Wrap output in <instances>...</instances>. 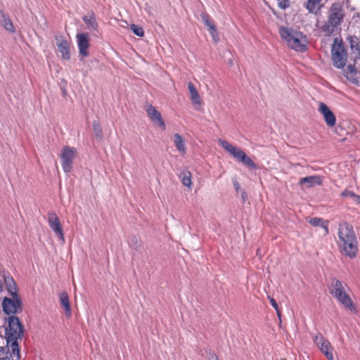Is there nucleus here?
I'll list each match as a JSON object with an SVG mask.
<instances>
[{"label":"nucleus","mask_w":360,"mask_h":360,"mask_svg":"<svg viewBox=\"0 0 360 360\" xmlns=\"http://www.w3.org/2000/svg\"><path fill=\"white\" fill-rule=\"evenodd\" d=\"M338 238L340 250L349 257H355L358 252V241L353 227L347 222L340 224Z\"/></svg>","instance_id":"f257e3e1"},{"label":"nucleus","mask_w":360,"mask_h":360,"mask_svg":"<svg viewBox=\"0 0 360 360\" xmlns=\"http://www.w3.org/2000/svg\"><path fill=\"white\" fill-rule=\"evenodd\" d=\"M281 39L285 41L288 46L296 51L304 52L307 50L306 37L300 32L292 28L281 26L279 28Z\"/></svg>","instance_id":"f03ea898"},{"label":"nucleus","mask_w":360,"mask_h":360,"mask_svg":"<svg viewBox=\"0 0 360 360\" xmlns=\"http://www.w3.org/2000/svg\"><path fill=\"white\" fill-rule=\"evenodd\" d=\"M344 16L342 6L340 4H333L329 11L328 21L321 27V30L326 36L339 32Z\"/></svg>","instance_id":"7ed1b4c3"},{"label":"nucleus","mask_w":360,"mask_h":360,"mask_svg":"<svg viewBox=\"0 0 360 360\" xmlns=\"http://www.w3.org/2000/svg\"><path fill=\"white\" fill-rule=\"evenodd\" d=\"M8 326L6 328V343L10 345L13 352L18 350V340L21 338L23 334V326L19 319L11 316L8 319Z\"/></svg>","instance_id":"20e7f679"},{"label":"nucleus","mask_w":360,"mask_h":360,"mask_svg":"<svg viewBox=\"0 0 360 360\" xmlns=\"http://www.w3.org/2000/svg\"><path fill=\"white\" fill-rule=\"evenodd\" d=\"M346 285L338 279L333 278L329 288L330 293L345 307L351 311H356V308L349 295L345 290Z\"/></svg>","instance_id":"39448f33"},{"label":"nucleus","mask_w":360,"mask_h":360,"mask_svg":"<svg viewBox=\"0 0 360 360\" xmlns=\"http://www.w3.org/2000/svg\"><path fill=\"white\" fill-rule=\"evenodd\" d=\"M218 142L226 151L231 154L236 159L241 162L243 165L252 169L257 168L256 164L240 148L234 146L223 139H219Z\"/></svg>","instance_id":"423d86ee"},{"label":"nucleus","mask_w":360,"mask_h":360,"mask_svg":"<svg viewBox=\"0 0 360 360\" xmlns=\"http://www.w3.org/2000/svg\"><path fill=\"white\" fill-rule=\"evenodd\" d=\"M331 58L334 66L338 68L345 67L347 61V51L342 41H339L338 39L334 40L332 49Z\"/></svg>","instance_id":"0eeeda50"},{"label":"nucleus","mask_w":360,"mask_h":360,"mask_svg":"<svg viewBox=\"0 0 360 360\" xmlns=\"http://www.w3.org/2000/svg\"><path fill=\"white\" fill-rule=\"evenodd\" d=\"M76 155L77 150L73 147L65 146L63 148L60 153L61 165L66 174L72 171L73 161Z\"/></svg>","instance_id":"6e6552de"},{"label":"nucleus","mask_w":360,"mask_h":360,"mask_svg":"<svg viewBox=\"0 0 360 360\" xmlns=\"http://www.w3.org/2000/svg\"><path fill=\"white\" fill-rule=\"evenodd\" d=\"M314 342L328 360H334L333 354V348L328 340L324 338L322 335L317 334L314 338Z\"/></svg>","instance_id":"1a4fd4ad"},{"label":"nucleus","mask_w":360,"mask_h":360,"mask_svg":"<svg viewBox=\"0 0 360 360\" xmlns=\"http://www.w3.org/2000/svg\"><path fill=\"white\" fill-rule=\"evenodd\" d=\"M48 223L51 229L56 236L62 241L65 242L63 231L58 217L55 212H50L48 214Z\"/></svg>","instance_id":"9d476101"},{"label":"nucleus","mask_w":360,"mask_h":360,"mask_svg":"<svg viewBox=\"0 0 360 360\" xmlns=\"http://www.w3.org/2000/svg\"><path fill=\"white\" fill-rule=\"evenodd\" d=\"M4 312L7 314H15L21 309V302L16 297L13 299L5 297L2 302Z\"/></svg>","instance_id":"9b49d317"},{"label":"nucleus","mask_w":360,"mask_h":360,"mask_svg":"<svg viewBox=\"0 0 360 360\" xmlns=\"http://www.w3.org/2000/svg\"><path fill=\"white\" fill-rule=\"evenodd\" d=\"M319 112L323 115V120L329 127H333L336 124V117L334 113L324 103L319 104Z\"/></svg>","instance_id":"f8f14e48"},{"label":"nucleus","mask_w":360,"mask_h":360,"mask_svg":"<svg viewBox=\"0 0 360 360\" xmlns=\"http://www.w3.org/2000/svg\"><path fill=\"white\" fill-rule=\"evenodd\" d=\"M146 112L153 123L160 127L162 129H165L166 126L162 115L154 106L151 105H148L146 108Z\"/></svg>","instance_id":"ddd939ff"},{"label":"nucleus","mask_w":360,"mask_h":360,"mask_svg":"<svg viewBox=\"0 0 360 360\" xmlns=\"http://www.w3.org/2000/svg\"><path fill=\"white\" fill-rule=\"evenodd\" d=\"M56 46L58 51L64 60H69L70 58L69 43L63 36L56 37Z\"/></svg>","instance_id":"4468645a"},{"label":"nucleus","mask_w":360,"mask_h":360,"mask_svg":"<svg viewBox=\"0 0 360 360\" xmlns=\"http://www.w3.org/2000/svg\"><path fill=\"white\" fill-rule=\"evenodd\" d=\"M77 39L80 55L86 57L89 55L88 49L89 47L88 35L84 33L77 34Z\"/></svg>","instance_id":"2eb2a0df"},{"label":"nucleus","mask_w":360,"mask_h":360,"mask_svg":"<svg viewBox=\"0 0 360 360\" xmlns=\"http://www.w3.org/2000/svg\"><path fill=\"white\" fill-rule=\"evenodd\" d=\"M10 348L11 346L8 343L5 347H0V360H14V358H16L18 360L19 359V347L18 346L17 351L13 352L11 349V352H10Z\"/></svg>","instance_id":"dca6fc26"},{"label":"nucleus","mask_w":360,"mask_h":360,"mask_svg":"<svg viewBox=\"0 0 360 360\" xmlns=\"http://www.w3.org/2000/svg\"><path fill=\"white\" fill-rule=\"evenodd\" d=\"M299 185H305L306 188H311L321 184V179L318 175H313L301 178L298 182Z\"/></svg>","instance_id":"f3484780"},{"label":"nucleus","mask_w":360,"mask_h":360,"mask_svg":"<svg viewBox=\"0 0 360 360\" xmlns=\"http://www.w3.org/2000/svg\"><path fill=\"white\" fill-rule=\"evenodd\" d=\"M188 89L191 94V101L193 105H201L202 101L200 96L193 84L189 82L188 84Z\"/></svg>","instance_id":"a211bd4d"},{"label":"nucleus","mask_w":360,"mask_h":360,"mask_svg":"<svg viewBox=\"0 0 360 360\" xmlns=\"http://www.w3.org/2000/svg\"><path fill=\"white\" fill-rule=\"evenodd\" d=\"M174 143L177 149V150L181 153L185 154L186 152V148L185 146V140L183 137L178 133H175L174 134Z\"/></svg>","instance_id":"6ab92c4d"},{"label":"nucleus","mask_w":360,"mask_h":360,"mask_svg":"<svg viewBox=\"0 0 360 360\" xmlns=\"http://www.w3.org/2000/svg\"><path fill=\"white\" fill-rule=\"evenodd\" d=\"M309 223L315 227L320 226L324 229V234L328 233V221L319 217H313L308 220Z\"/></svg>","instance_id":"aec40b11"},{"label":"nucleus","mask_w":360,"mask_h":360,"mask_svg":"<svg viewBox=\"0 0 360 360\" xmlns=\"http://www.w3.org/2000/svg\"><path fill=\"white\" fill-rule=\"evenodd\" d=\"M60 302L62 307L65 309V315L67 316H70L71 308L67 292H63L60 294Z\"/></svg>","instance_id":"412c9836"},{"label":"nucleus","mask_w":360,"mask_h":360,"mask_svg":"<svg viewBox=\"0 0 360 360\" xmlns=\"http://www.w3.org/2000/svg\"><path fill=\"white\" fill-rule=\"evenodd\" d=\"M179 178L181 179V183L184 186L188 187L189 189L191 188L193 182L191 181V173L186 169H184L180 172Z\"/></svg>","instance_id":"4be33fe9"},{"label":"nucleus","mask_w":360,"mask_h":360,"mask_svg":"<svg viewBox=\"0 0 360 360\" xmlns=\"http://www.w3.org/2000/svg\"><path fill=\"white\" fill-rule=\"evenodd\" d=\"M84 22L86 24L89 30H96L98 27V23L95 15L93 13L87 14L83 17Z\"/></svg>","instance_id":"5701e85b"},{"label":"nucleus","mask_w":360,"mask_h":360,"mask_svg":"<svg viewBox=\"0 0 360 360\" xmlns=\"http://www.w3.org/2000/svg\"><path fill=\"white\" fill-rule=\"evenodd\" d=\"M6 285L7 286L8 290L11 293V295L13 297L17 296V288H16V284L11 277H6L4 278Z\"/></svg>","instance_id":"b1692460"},{"label":"nucleus","mask_w":360,"mask_h":360,"mask_svg":"<svg viewBox=\"0 0 360 360\" xmlns=\"http://www.w3.org/2000/svg\"><path fill=\"white\" fill-rule=\"evenodd\" d=\"M1 23L4 26V27L8 32H15V29H14V26L11 22V20H10V18H8V17H6V15L4 13H1Z\"/></svg>","instance_id":"393cba45"},{"label":"nucleus","mask_w":360,"mask_h":360,"mask_svg":"<svg viewBox=\"0 0 360 360\" xmlns=\"http://www.w3.org/2000/svg\"><path fill=\"white\" fill-rule=\"evenodd\" d=\"M321 0H308L307 4V8L309 12H315L319 8V4Z\"/></svg>","instance_id":"a878e982"},{"label":"nucleus","mask_w":360,"mask_h":360,"mask_svg":"<svg viewBox=\"0 0 360 360\" xmlns=\"http://www.w3.org/2000/svg\"><path fill=\"white\" fill-rule=\"evenodd\" d=\"M202 20L205 25L207 27L208 31H210L214 28H216L214 23L210 20L209 16L206 14H202L201 15Z\"/></svg>","instance_id":"bb28decb"},{"label":"nucleus","mask_w":360,"mask_h":360,"mask_svg":"<svg viewBox=\"0 0 360 360\" xmlns=\"http://www.w3.org/2000/svg\"><path fill=\"white\" fill-rule=\"evenodd\" d=\"M345 76L347 77V79L350 81L353 84H358L359 81L356 77L357 72H345Z\"/></svg>","instance_id":"cd10ccee"},{"label":"nucleus","mask_w":360,"mask_h":360,"mask_svg":"<svg viewBox=\"0 0 360 360\" xmlns=\"http://www.w3.org/2000/svg\"><path fill=\"white\" fill-rule=\"evenodd\" d=\"M130 29L138 37H143L144 35L143 29L141 26H138L134 24H131L130 26Z\"/></svg>","instance_id":"c85d7f7f"},{"label":"nucleus","mask_w":360,"mask_h":360,"mask_svg":"<svg viewBox=\"0 0 360 360\" xmlns=\"http://www.w3.org/2000/svg\"><path fill=\"white\" fill-rule=\"evenodd\" d=\"M93 129H94L95 136L98 139H102V136H103L102 129H101L99 124L97 122H94L93 123Z\"/></svg>","instance_id":"c756f323"},{"label":"nucleus","mask_w":360,"mask_h":360,"mask_svg":"<svg viewBox=\"0 0 360 360\" xmlns=\"http://www.w3.org/2000/svg\"><path fill=\"white\" fill-rule=\"evenodd\" d=\"M212 39L214 41L217 42L219 41V34L217 30V28H214L210 31H209Z\"/></svg>","instance_id":"7c9ffc66"},{"label":"nucleus","mask_w":360,"mask_h":360,"mask_svg":"<svg viewBox=\"0 0 360 360\" xmlns=\"http://www.w3.org/2000/svg\"><path fill=\"white\" fill-rule=\"evenodd\" d=\"M355 193L352 191L345 190L342 193L341 196L343 198H353Z\"/></svg>","instance_id":"2f4dec72"},{"label":"nucleus","mask_w":360,"mask_h":360,"mask_svg":"<svg viewBox=\"0 0 360 360\" xmlns=\"http://www.w3.org/2000/svg\"><path fill=\"white\" fill-rule=\"evenodd\" d=\"M130 244L133 246L134 248L138 249V248L140 246V243L138 240V239L136 237H134L130 242Z\"/></svg>","instance_id":"473e14b6"},{"label":"nucleus","mask_w":360,"mask_h":360,"mask_svg":"<svg viewBox=\"0 0 360 360\" xmlns=\"http://www.w3.org/2000/svg\"><path fill=\"white\" fill-rule=\"evenodd\" d=\"M269 300H270V303H271V306L277 311V313L279 315L278 307V304H277L276 300L272 297H270Z\"/></svg>","instance_id":"72a5a7b5"},{"label":"nucleus","mask_w":360,"mask_h":360,"mask_svg":"<svg viewBox=\"0 0 360 360\" xmlns=\"http://www.w3.org/2000/svg\"><path fill=\"white\" fill-rule=\"evenodd\" d=\"M233 184L236 191L239 193L241 191L240 184L235 179L233 180Z\"/></svg>","instance_id":"f704fd0d"},{"label":"nucleus","mask_w":360,"mask_h":360,"mask_svg":"<svg viewBox=\"0 0 360 360\" xmlns=\"http://www.w3.org/2000/svg\"><path fill=\"white\" fill-rule=\"evenodd\" d=\"M354 72V71H356L354 68V66L352 65H349L347 66V68L346 70H345V72Z\"/></svg>","instance_id":"c9c22d12"},{"label":"nucleus","mask_w":360,"mask_h":360,"mask_svg":"<svg viewBox=\"0 0 360 360\" xmlns=\"http://www.w3.org/2000/svg\"><path fill=\"white\" fill-rule=\"evenodd\" d=\"M352 199L356 204H360V195L355 194Z\"/></svg>","instance_id":"e433bc0d"},{"label":"nucleus","mask_w":360,"mask_h":360,"mask_svg":"<svg viewBox=\"0 0 360 360\" xmlns=\"http://www.w3.org/2000/svg\"><path fill=\"white\" fill-rule=\"evenodd\" d=\"M241 198L243 201H245L248 198V195L244 191H241Z\"/></svg>","instance_id":"4c0bfd02"},{"label":"nucleus","mask_w":360,"mask_h":360,"mask_svg":"<svg viewBox=\"0 0 360 360\" xmlns=\"http://www.w3.org/2000/svg\"><path fill=\"white\" fill-rule=\"evenodd\" d=\"M208 360H218L217 356L214 354H210Z\"/></svg>","instance_id":"58836bf2"},{"label":"nucleus","mask_w":360,"mask_h":360,"mask_svg":"<svg viewBox=\"0 0 360 360\" xmlns=\"http://www.w3.org/2000/svg\"><path fill=\"white\" fill-rule=\"evenodd\" d=\"M280 6L282 8H285L288 6V4L286 3V2H281L280 4Z\"/></svg>","instance_id":"ea45409f"},{"label":"nucleus","mask_w":360,"mask_h":360,"mask_svg":"<svg viewBox=\"0 0 360 360\" xmlns=\"http://www.w3.org/2000/svg\"><path fill=\"white\" fill-rule=\"evenodd\" d=\"M356 49L358 51L359 53L360 54V49H359L358 46H356Z\"/></svg>","instance_id":"a19ab883"},{"label":"nucleus","mask_w":360,"mask_h":360,"mask_svg":"<svg viewBox=\"0 0 360 360\" xmlns=\"http://www.w3.org/2000/svg\"><path fill=\"white\" fill-rule=\"evenodd\" d=\"M2 290V284L0 282V291Z\"/></svg>","instance_id":"79ce46f5"},{"label":"nucleus","mask_w":360,"mask_h":360,"mask_svg":"<svg viewBox=\"0 0 360 360\" xmlns=\"http://www.w3.org/2000/svg\"><path fill=\"white\" fill-rule=\"evenodd\" d=\"M351 47L352 49H354V45L352 44H351Z\"/></svg>","instance_id":"37998d69"}]
</instances>
